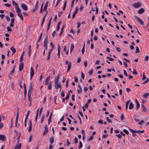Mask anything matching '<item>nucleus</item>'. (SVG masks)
<instances>
[{"label": "nucleus", "mask_w": 149, "mask_h": 149, "mask_svg": "<svg viewBox=\"0 0 149 149\" xmlns=\"http://www.w3.org/2000/svg\"><path fill=\"white\" fill-rule=\"evenodd\" d=\"M82 143L81 141H80L79 143V145L78 146L79 149H80L82 147Z\"/></svg>", "instance_id": "f704fd0d"}, {"label": "nucleus", "mask_w": 149, "mask_h": 149, "mask_svg": "<svg viewBox=\"0 0 149 149\" xmlns=\"http://www.w3.org/2000/svg\"><path fill=\"white\" fill-rule=\"evenodd\" d=\"M56 31H54V32H53L52 34L53 37H54L56 35Z\"/></svg>", "instance_id": "a18cd8bd"}, {"label": "nucleus", "mask_w": 149, "mask_h": 149, "mask_svg": "<svg viewBox=\"0 0 149 149\" xmlns=\"http://www.w3.org/2000/svg\"><path fill=\"white\" fill-rule=\"evenodd\" d=\"M30 112V111L29 110L27 111V114L26 116V117L25 119V120H27V118L29 116V114Z\"/></svg>", "instance_id": "4c0bfd02"}, {"label": "nucleus", "mask_w": 149, "mask_h": 149, "mask_svg": "<svg viewBox=\"0 0 149 149\" xmlns=\"http://www.w3.org/2000/svg\"><path fill=\"white\" fill-rule=\"evenodd\" d=\"M116 136L117 137H118L120 139H121L122 137V136L120 134H116Z\"/></svg>", "instance_id": "0e129e2a"}, {"label": "nucleus", "mask_w": 149, "mask_h": 149, "mask_svg": "<svg viewBox=\"0 0 149 149\" xmlns=\"http://www.w3.org/2000/svg\"><path fill=\"white\" fill-rule=\"evenodd\" d=\"M149 95V94L148 93H146L144 94L143 95V97L144 98H146Z\"/></svg>", "instance_id": "72a5a7b5"}, {"label": "nucleus", "mask_w": 149, "mask_h": 149, "mask_svg": "<svg viewBox=\"0 0 149 149\" xmlns=\"http://www.w3.org/2000/svg\"><path fill=\"white\" fill-rule=\"evenodd\" d=\"M74 48V46L73 44H71L70 48V54L71 53V52L73 50Z\"/></svg>", "instance_id": "412c9836"}, {"label": "nucleus", "mask_w": 149, "mask_h": 149, "mask_svg": "<svg viewBox=\"0 0 149 149\" xmlns=\"http://www.w3.org/2000/svg\"><path fill=\"white\" fill-rule=\"evenodd\" d=\"M143 77L142 80H144L146 78V77L145 75L144 72H143Z\"/></svg>", "instance_id": "c03bdc74"}, {"label": "nucleus", "mask_w": 149, "mask_h": 149, "mask_svg": "<svg viewBox=\"0 0 149 149\" xmlns=\"http://www.w3.org/2000/svg\"><path fill=\"white\" fill-rule=\"evenodd\" d=\"M12 3L13 5H15V7L18 6L17 4V3H16L14 1H12Z\"/></svg>", "instance_id": "09e8293b"}, {"label": "nucleus", "mask_w": 149, "mask_h": 149, "mask_svg": "<svg viewBox=\"0 0 149 149\" xmlns=\"http://www.w3.org/2000/svg\"><path fill=\"white\" fill-rule=\"evenodd\" d=\"M133 6L136 8H139L141 6L142 4L139 2L136 3L132 5Z\"/></svg>", "instance_id": "f03ea898"}, {"label": "nucleus", "mask_w": 149, "mask_h": 149, "mask_svg": "<svg viewBox=\"0 0 149 149\" xmlns=\"http://www.w3.org/2000/svg\"><path fill=\"white\" fill-rule=\"evenodd\" d=\"M39 110L38 109L36 111V117L35 120L36 121H37V118L38 116V114L39 113Z\"/></svg>", "instance_id": "c85d7f7f"}, {"label": "nucleus", "mask_w": 149, "mask_h": 149, "mask_svg": "<svg viewBox=\"0 0 149 149\" xmlns=\"http://www.w3.org/2000/svg\"><path fill=\"white\" fill-rule=\"evenodd\" d=\"M38 2L37 1L36 2L35 5V6L34 9L33 10V12H34L36 11L38 9Z\"/></svg>", "instance_id": "6e6552de"}, {"label": "nucleus", "mask_w": 149, "mask_h": 149, "mask_svg": "<svg viewBox=\"0 0 149 149\" xmlns=\"http://www.w3.org/2000/svg\"><path fill=\"white\" fill-rule=\"evenodd\" d=\"M75 143V144H77L78 143V139L76 137H75L74 139Z\"/></svg>", "instance_id": "69168bd1"}, {"label": "nucleus", "mask_w": 149, "mask_h": 149, "mask_svg": "<svg viewBox=\"0 0 149 149\" xmlns=\"http://www.w3.org/2000/svg\"><path fill=\"white\" fill-rule=\"evenodd\" d=\"M148 81H149V80H148V78H147V79H146V81H145L143 82L142 83V84H146V83H147V82H148Z\"/></svg>", "instance_id": "bf43d9fd"}, {"label": "nucleus", "mask_w": 149, "mask_h": 149, "mask_svg": "<svg viewBox=\"0 0 149 149\" xmlns=\"http://www.w3.org/2000/svg\"><path fill=\"white\" fill-rule=\"evenodd\" d=\"M145 11V10L143 8H141L138 10V13L141 14L143 13Z\"/></svg>", "instance_id": "ddd939ff"}, {"label": "nucleus", "mask_w": 149, "mask_h": 149, "mask_svg": "<svg viewBox=\"0 0 149 149\" xmlns=\"http://www.w3.org/2000/svg\"><path fill=\"white\" fill-rule=\"evenodd\" d=\"M49 141L50 143L52 144L54 143V138L53 137H51L49 139Z\"/></svg>", "instance_id": "4be33fe9"}, {"label": "nucleus", "mask_w": 149, "mask_h": 149, "mask_svg": "<svg viewBox=\"0 0 149 149\" xmlns=\"http://www.w3.org/2000/svg\"><path fill=\"white\" fill-rule=\"evenodd\" d=\"M15 9L16 10V12L18 14L20 13L21 12V10L19 7L18 6L15 7Z\"/></svg>", "instance_id": "2eb2a0df"}, {"label": "nucleus", "mask_w": 149, "mask_h": 149, "mask_svg": "<svg viewBox=\"0 0 149 149\" xmlns=\"http://www.w3.org/2000/svg\"><path fill=\"white\" fill-rule=\"evenodd\" d=\"M123 132L126 134L128 135L129 134V132L126 129L123 130Z\"/></svg>", "instance_id": "58836bf2"}, {"label": "nucleus", "mask_w": 149, "mask_h": 149, "mask_svg": "<svg viewBox=\"0 0 149 149\" xmlns=\"http://www.w3.org/2000/svg\"><path fill=\"white\" fill-rule=\"evenodd\" d=\"M34 72L33 70V68L31 67V68L30 71V79L31 80L33 76L34 75Z\"/></svg>", "instance_id": "7ed1b4c3"}, {"label": "nucleus", "mask_w": 149, "mask_h": 149, "mask_svg": "<svg viewBox=\"0 0 149 149\" xmlns=\"http://www.w3.org/2000/svg\"><path fill=\"white\" fill-rule=\"evenodd\" d=\"M136 108L137 110L139 108L140 106V104L139 102L137 100H136Z\"/></svg>", "instance_id": "dca6fc26"}, {"label": "nucleus", "mask_w": 149, "mask_h": 149, "mask_svg": "<svg viewBox=\"0 0 149 149\" xmlns=\"http://www.w3.org/2000/svg\"><path fill=\"white\" fill-rule=\"evenodd\" d=\"M44 5V3H42L41 6L40 10V12L41 13H42V9H43V8Z\"/></svg>", "instance_id": "c9c22d12"}, {"label": "nucleus", "mask_w": 149, "mask_h": 149, "mask_svg": "<svg viewBox=\"0 0 149 149\" xmlns=\"http://www.w3.org/2000/svg\"><path fill=\"white\" fill-rule=\"evenodd\" d=\"M78 10V7H76L75 11L74 13H75L76 14H77V13Z\"/></svg>", "instance_id": "603ef678"}, {"label": "nucleus", "mask_w": 149, "mask_h": 149, "mask_svg": "<svg viewBox=\"0 0 149 149\" xmlns=\"http://www.w3.org/2000/svg\"><path fill=\"white\" fill-rule=\"evenodd\" d=\"M52 88V83L49 82L48 86V89L51 90Z\"/></svg>", "instance_id": "cd10ccee"}, {"label": "nucleus", "mask_w": 149, "mask_h": 149, "mask_svg": "<svg viewBox=\"0 0 149 149\" xmlns=\"http://www.w3.org/2000/svg\"><path fill=\"white\" fill-rule=\"evenodd\" d=\"M33 90V86L32 85V84L31 83L30 85H29V88L28 91V94H31V93L32 92V91Z\"/></svg>", "instance_id": "f257e3e1"}, {"label": "nucleus", "mask_w": 149, "mask_h": 149, "mask_svg": "<svg viewBox=\"0 0 149 149\" xmlns=\"http://www.w3.org/2000/svg\"><path fill=\"white\" fill-rule=\"evenodd\" d=\"M10 49L12 52V55H13L16 52V49L15 48H14V47L13 46L10 47Z\"/></svg>", "instance_id": "9b49d317"}, {"label": "nucleus", "mask_w": 149, "mask_h": 149, "mask_svg": "<svg viewBox=\"0 0 149 149\" xmlns=\"http://www.w3.org/2000/svg\"><path fill=\"white\" fill-rule=\"evenodd\" d=\"M6 139L5 136L3 135H0V140L4 141Z\"/></svg>", "instance_id": "4468645a"}, {"label": "nucleus", "mask_w": 149, "mask_h": 149, "mask_svg": "<svg viewBox=\"0 0 149 149\" xmlns=\"http://www.w3.org/2000/svg\"><path fill=\"white\" fill-rule=\"evenodd\" d=\"M32 125V124L31 121V120H30V122H29V130H28V132H30L31 130Z\"/></svg>", "instance_id": "f8f14e48"}, {"label": "nucleus", "mask_w": 149, "mask_h": 149, "mask_svg": "<svg viewBox=\"0 0 149 149\" xmlns=\"http://www.w3.org/2000/svg\"><path fill=\"white\" fill-rule=\"evenodd\" d=\"M107 59H109V60L110 61H113L114 59L112 58H110L109 57L107 56L106 57Z\"/></svg>", "instance_id": "864d4df0"}, {"label": "nucleus", "mask_w": 149, "mask_h": 149, "mask_svg": "<svg viewBox=\"0 0 149 149\" xmlns=\"http://www.w3.org/2000/svg\"><path fill=\"white\" fill-rule=\"evenodd\" d=\"M46 15L44 16V17H43V19H42V24H41V26H42L43 24H44V22H45V18L46 17Z\"/></svg>", "instance_id": "e433bc0d"}, {"label": "nucleus", "mask_w": 149, "mask_h": 149, "mask_svg": "<svg viewBox=\"0 0 149 149\" xmlns=\"http://www.w3.org/2000/svg\"><path fill=\"white\" fill-rule=\"evenodd\" d=\"M45 116L44 115H43L42 117V119H41V123H43V122L44 121V119H45Z\"/></svg>", "instance_id": "37998d69"}, {"label": "nucleus", "mask_w": 149, "mask_h": 149, "mask_svg": "<svg viewBox=\"0 0 149 149\" xmlns=\"http://www.w3.org/2000/svg\"><path fill=\"white\" fill-rule=\"evenodd\" d=\"M142 107L143 108V111L144 112H145L146 111V109L145 106L143 105H142Z\"/></svg>", "instance_id": "7c9ffc66"}, {"label": "nucleus", "mask_w": 149, "mask_h": 149, "mask_svg": "<svg viewBox=\"0 0 149 149\" xmlns=\"http://www.w3.org/2000/svg\"><path fill=\"white\" fill-rule=\"evenodd\" d=\"M144 123V121L143 120H141L139 122V123L138 124L140 125H142L143 123Z\"/></svg>", "instance_id": "8fccbe9b"}, {"label": "nucleus", "mask_w": 149, "mask_h": 149, "mask_svg": "<svg viewBox=\"0 0 149 149\" xmlns=\"http://www.w3.org/2000/svg\"><path fill=\"white\" fill-rule=\"evenodd\" d=\"M48 2L47 1L46 2L45 4V6H44V8L43 9V10L44 11H46V10H47V7L48 6Z\"/></svg>", "instance_id": "6ab92c4d"}, {"label": "nucleus", "mask_w": 149, "mask_h": 149, "mask_svg": "<svg viewBox=\"0 0 149 149\" xmlns=\"http://www.w3.org/2000/svg\"><path fill=\"white\" fill-rule=\"evenodd\" d=\"M10 17H14V15L13 13L12 12H10Z\"/></svg>", "instance_id": "680f3d73"}, {"label": "nucleus", "mask_w": 149, "mask_h": 149, "mask_svg": "<svg viewBox=\"0 0 149 149\" xmlns=\"http://www.w3.org/2000/svg\"><path fill=\"white\" fill-rule=\"evenodd\" d=\"M13 74H9V75L8 78L9 79H11L13 77Z\"/></svg>", "instance_id": "de8ad7c7"}, {"label": "nucleus", "mask_w": 149, "mask_h": 149, "mask_svg": "<svg viewBox=\"0 0 149 149\" xmlns=\"http://www.w3.org/2000/svg\"><path fill=\"white\" fill-rule=\"evenodd\" d=\"M85 44H84L83 47L82 49V53L83 54H84L85 51Z\"/></svg>", "instance_id": "2f4dec72"}, {"label": "nucleus", "mask_w": 149, "mask_h": 149, "mask_svg": "<svg viewBox=\"0 0 149 149\" xmlns=\"http://www.w3.org/2000/svg\"><path fill=\"white\" fill-rule=\"evenodd\" d=\"M23 86L24 89V96L25 97L26 94V86L25 83H24Z\"/></svg>", "instance_id": "aec40b11"}, {"label": "nucleus", "mask_w": 149, "mask_h": 149, "mask_svg": "<svg viewBox=\"0 0 149 149\" xmlns=\"http://www.w3.org/2000/svg\"><path fill=\"white\" fill-rule=\"evenodd\" d=\"M45 130L43 133V135L45 136L47 134L48 132V127L47 125L45 126Z\"/></svg>", "instance_id": "20e7f679"}, {"label": "nucleus", "mask_w": 149, "mask_h": 149, "mask_svg": "<svg viewBox=\"0 0 149 149\" xmlns=\"http://www.w3.org/2000/svg\"><path fill=\"white\" fill-rule=\"evenodd\" d=\"M55 87L56 89L57 90L58 88H60V91H61L62 88L61 85L59 84H55Z\"/></svg>", "instance_id": "39448f33"}, {"label": "nucleus", "mask_w": 149, "mask_h": 149, "mask_svg": "<svg viewBox=\"0 0 149 149\" xmlns=\"http://www.w3.org/2000/svg\"><path fill=\"white\" fill-rule=\"evenodd\" d=\"M132 73L134 74L135 75H136L137 74V73L136 72V70L135 69H133V71Z\"/></svg>", "instance_id": "79ce46f5"}, {"label": "nucleus", "mask_w": 149, "mask_h": 149, "mask_svg": "<svg viewBox=\"0 0 149 149\" xmlns=\"http://www.w3.org/2000/svg\"><path fill=\"white\" fill-rule=\"evenodd\" d=\"M123 73L124 75L126 77L128 76L127 73L125 70H123Z\"/></svg>", "instance_id": "3c124183"}, {"label": "nucleus", "mask_w": 149, "mask_h": 149, "mask_svg": "<svg viewBox=\"0 0 149 149\" xmlns=\"http://www.w3.org/2000/svg\"><path fill=\"white\" fill-rule=\"evenodd\" d=\"M59 76H60V74H59L58 75V77H57L55 79V84L58 83V80L59 79Z\"/></svg>", "instance_id": "bb28decb"}, {"label": "nucleus", "mask_w": 149, "mask_h": 149, "mask_svg": "<svg viewBox=\"0 0 149 149\" xmlns=\"http://www.w3.org/2000/svg\"><path fill=\"white\" fill-rule=\"evenodd\" d=\"M67 1H65L64 3L63 6V10H65L66 7V5H67Z\"/></svg>", "instance_id": "b1692460"}, {"label": "nucleus", "mask_w": 149, "mask_h": 149, "mask_svg": "<svg viewBox=\"0 0 149 149\" xmlns=\"http://www.w3.org/2000/svg\"><path fill=\"white\" fill-rule=\"evenodd\" d=\"M48 36L47 35L44 41V44L43 46H47V43L48 42Z\"/></svg>", "instance_id": "1a4fd4ad"}, {"label": "nucleus", "mask_w": 149, "mask_h": 149, "mask_svg": "<svg viewBox=\"0 0 149 149\" xmlns=\"http://www.w3.org/2000/svg\"><path fill=\"white\" fill-rule=\"evenodd\" d=\"M24 68L23 63H21L19 66V71H21Z\"/></svg>", "instance_id": "9d476101"}, {"label": "nucleus", "mask_w": 149, "mask_h": 149, "mask_svg": "<svg viewBox=\"0 0 149 149\" xmlns=\"http://www.w3.org/2000/svg\"><path fill=\"white\" fill-rule=\"evenodd\" d=\"M124 115L123 114H122L121 115V117H120L121 120H123L124 119Z\"/></svg>", "instance_id": "e2e57ef3"}, {"label": "nucleus", "mask_w": 149, "mask_h": 149, "mask_svg": "<svg viewBox=\"0 0 149 149\" xmlns=\"http://www.w3.org/2000/svg\"><path fill=\"white\" fill-rule=\"evenodd\" d=\"M53 147V146L50 144L49 146V149H52Z\"/></svg>", "instance_id": "774afa93"}, {"label": "nucleus", "mask_w": 149, "mask_h": 149, "mask_svg": "<svg viewBox=\"0 0 149 149\" xmlns=\"http://www.w3.org/2000/svg\"><path fill=\"white\" fill-rule=\"evenodd\" d=\"M70 94L69 93L67 95V96L66 97H65V99L67 100H68V99L69 97H70Z\"/></svg>", "instance_id": "49530a36"}, {"label": "nucleus", "mask_w": 149, "mask_h": 149, "mask_svg": "<svg viewBox=\"0 0 149 149\" xmlns=\"http://www.w3.org/2000/svg\"><path fill=\"white\" fill-rule=\"evenodd\" d=\"M149 57L148 56L146 55V56L145 58V60L146 61H147L149 59Z\"/></svg>", "instance_id": "052dcab7"}, {"label": "nucleus", "mask_w": 149, "mask_h": 149, "mask_svg": "<svg viewBox=\"0 0 149 149\" xmlns=\"http://www.w3.org/2000/svg\"><path fill=\"white\" fill-rule=\"evenodd\" d=\"M21 6L22 8L24 10L26 11L28 10V7L24 3H21Z\"/></svg>", "instance_id": "423d86ee"}, {"label": "nucleus", "mask_w": 149, "mask_h": 149, "mask_svg": "<svg viewBox=\"0 0 149 149\" xmlns=\"http://www.w3.org/2000/svg\"><path fill=\"white\" fill-rule=\"evenodd\" d=\"M134 17L136 18L138 20V21L139 22L140 24L141 25H144V22L141 19H140V18H139V17H137L135 15L134 16Z\"/></svg>", "instance_id": "0eeeda50"}, {"label": "nucleus", "mask_w": 149, "mask_h": 149, "mask_svg": "<svg viewBox=\"0 0 149 149\" xmlns=\"http://www.w3.org/2000/svg\"><path fill=\"white\" fill-rule=\"evenodd\" d=\"M51 54L50 53V52H49L48 57L47 58V60H49V59Z\"/></svg>", "instance_id": "5fc2aeb1"}, {"label": "nucleus", "mask_w": 149, "mask_h": 149, "mask_svg": "<svg viewBox=\"0 0 149 149\" xmlns=\"http://www.w3.org/2000/svg\"><path fill=\"white\" fill-rule=\"evenodd\" d=\"M61 0H58L56 2V3L55 7H56L58 6V5L59 4V3H60V2L61 1Z\"/></svg>", "instance_id": "13d9d810"}, {"label": "nucleus", "mask_w": 149, "mask_h": 149, "mask_svg": "<svg viewBox=\"0 0 149 149\" xmlns=\"http://www.w3.org/2000/svg\"><path fill=\"white\" fill-rule=\"evenodd\" d=\"M136 51L135 52L136 53H139L140 52L139 50V49L138 47H136Z\"/></svg>", "instance_id": "ea45409f"}, {"label": "nucleus", "mask_w": 149, "mask_h": 149, "mask_svg": "<svg viewBox=\"0 0 149 149\" xmlns=\"http://www.w3.org/2000/svg\"><path fill=\"white\" fill-rule=\"evenodd\" d=\"M61 24V22H59L58 24L57 27L56 28V30L57 31H58L59 30L60 25Z\"/></svg>", "instance_id": "393cba45"}, {"label": "nucleus", "mask_w": 149, "mask_h": 149, "mask_svg": "<svg viewBox=\"0 0 149 149\" xmlns=\"http://www.w3.org/2000/svg\"><path fill=\"white\" fill-rule=\"evenodd\" d=\"M57 48H58V52H60H60H61V46H60V45L59 44H58V45Z\"/></svg>", "instance_id": "473e14b6"}, {"label": "nucleus", "mask_w": 149, "mask_h": 149, "mask_svg": "<svg viewBox=\"0 0 149 149\" xmlns=\"http://www.w3.org/2000/svg\"><path fill=\"white\" fill-rule=\"evenodd\" d=\"M72 65V63L71 62H69V64L68 66V68L67 69V72H68L70 70L71 67Z\"/></svg>", "instance_id": "a211bd4d"}, {"label": "nucleus", "mask_w": 149, "mask_h": 149, "mask_svg": "<svg viewBox=\"0 0 149 149\" xmlns=\"http://www.w3.org/2000/svg\"><path fill=\"white\" fill-rule=\"evenodd\" d=\"M93 136H91L89 138V139L88 140L89 141H91L93 139Z\"/></svg>", "instance_id": "338daca9"}, {"label": "nucleus", "mask_w": 149, "mask_h": 149, "mask_svg": "<svg viewBox=\"0 0 149 149\" xmlns=\"http://www.w3.org/2000/svg\"><path fill=\"white\" fill-rule=\"evenodd\" d=\"M18 15L19 16V17L20 18V19L22 21H23V20L24 18H23V17L22 14H20V13L18 14Z\"/></svg>", "instance_id": "a878e982"}, {"label": "nucleus", "mask_w": 149, "mask_h": 149, "mask_svg": "<svg viewBox=\"0 0 149 149\" xmlns=\"http://www.w3.org/2000/svg\"><path fill=\"white\" fill-rule=\"evenodd\" d=\"M130 130L132 132V134L134 133H137L138 132V131L137 130H134L132 129H130Z\"/></svg>", "instance_id": "a19ab883"}, {"label": "nucleus", "mask_w": 149, "mask_h": 149, "mask_svg": "<svg viewBox=\"0 0 149 149\" xmlns=\"http://www.w3.org/2000/svg\"><path fill=\"white\" fill-rule=\"evenodd\" d=\"M50 77V76H49L48 77H47L46 79L45 82V84L46 85L48 84L49 83V81Z\"/></svg>", "instance_id": "f3484780"}, {"label": "nucleus", "mask_w": 149, "mask_h": 149, "mask_svg": "<svg viewBox=\"0 0 149 149\" xmlns=\"http://www.w3.org/2000/svg\"><path fill=\"white\" fill-rule=\"evenodd\" d=\"M5 17L8 21H10V18L8 16H6Z\"/></svg>", "instance_id": "6e6d98bb"}, {"label": "nucleus", "mask_w": 149, "mask_h": 149, "mask_svg": "<svg viewBox=\"0 0 149 149\" xmlns=\"http://www.w3.org/2000/svg\"><path fill=\"white\" fill-rule=\"evenodd\" d=\"M61 95L62 97H64L65 96V92L64 91H62V92Z\"/></svg>", "instance_id": "4d7b16f0"}, {"label": "nucleus", "mask_w": 149, "mask_h": 149, "mask_svg": "<svg viewBox=\"0 0 149 149\" xmlns=\"http://www.w3.org/2000/svg\"><path fill=\"white\" fill-rule=\"evenodd\" d=\"M42 33L40 34V35L39 37V38L37 42H39L41 40V38H42Z\"/></svg>", "instance_id": "c756f323"}, {"label": "nucleus", "mask_w": 149, "mask_h": 149, "mask_svg": "<svg viewBox=\"0 0 149 149\" xmlns=\"http://www.w3.org/2000/svg\"><path fill=\"white\" fill-rule=\"evenodd\" d=\"M134 107V104L132 102H131L129 104V109H132Z\"/></svg>", "instance_id": "5701e85b"}]
</instances>
